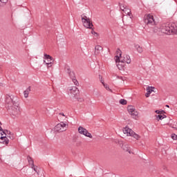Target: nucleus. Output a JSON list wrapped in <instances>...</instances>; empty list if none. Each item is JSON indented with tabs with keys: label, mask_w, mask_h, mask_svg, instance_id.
Segmentation results:
<instances>
[{
	"label": "nucleus",
	"mask_w": 177,
	"mask_h": 177,
	"mask_svg": "<svg viewBox=\"0 0 177 177\" xmlns=\"http://www.w3.org/2000/svg\"><path fill=\"white\" fill-rule=\"evenodd\" d=\"M6 103L8 104H16V102L13 101V98L10 95H8L6 98Z\"/></svg>",
	"instance_id": "12"
},
{
	"label": "nucleus",
	"mask_w": 177,
	"mask_h": 177,
	"mask_svg": "<svg viewBox=\"0 0 177 177\" xmlns=\"http://www.w3.org/2000/svg\"><path fill=\"white\" fill-rule=\"evenodd\" d=\"M0 125H2V124L0 122ZM0 131H2V127L0 126Z\"/></svg>",
	"instance_id": "36"
},
{
	"label": "nucleus",
	"mask_w": 177,
	"mask_h": 177,
	"mask_svg": "<svg viewBox=\"0 0 177 177\" xmlns=\"http://www.w3.org/2000/svg\"><path fill=\"white\" fill-rule=\"evenodd\" d=\"M127 148L123 147V149L126 150V151H128L131 154V150H129V149H128V145H127Z\"/></svg>",
	"instance_id": "33"
},
{
	"label": "nucleus",
	"mask_w": 177,
	"mask_h": 177,
	"mask_svg": "<svg viewBox=\"0 0 177 177\" xmlns=\"http://www.w3.org/2000/svg\"><path fill=\"white\" fill-rule=\"evenodd\" d=\"M29 93H30V88H28L27 90L24 91V96L26 99H27V97H28Z\"/></svg>",
	"instance_id": "22"
},
{
	"label": "nucleus",
	"mask_w": 177,
	"mask_h": 177,
	"mask_svg": "<svg viewBox=\"0 0 177 177\" xmlns=\"http://www.w3.org/2000/svg\"><path fill=\"white\" fill-rule=\"evenodd\" d=\"M27 160L28 161L30 167L34 165V160H32V158H31L30 156H28Z\"/></svg>",
	"instance_id": "21"
},
{
	"label": "nucleus",
	"mask_w": 177,
	"mask_h": 177,
	"mask_svg": "<svg viewBox=\"0 0 177 177\" xmlns=\"http://www.w3.org/2000/svg\"><path fill=\"white\" fill-rule=\"evenodd\" d=\"M99 79L100 80L101 84H102V85H104V80H103V77L101 75H99Z\"/></svg>",
	"instance_id": "28"
},
{
	"label": "nucleus",
	"mask_w": 177,
	"mask_h": 177,
	"mask_svg": "<svg viewBox=\"0 0 177 177\" xmlns=\"http://www.w3.org/2000/svg\"><path fill=\"white\" fill-rule=\"evenodd\" d=\"M44 63L45 64H46L47 68H50V67H52V65L53 64V62H46V60H44Z\"/></svg>",
	"instance_id": "23"
},
{
	"label": "nucleus",
	"mask_w": 177,
	"mask_h": 177,
	"mask_svg": "<svg viewBox=\"0 0 177 177\" xmlns=\"http://www.w3.org/2000/svg\"><path fill=\"white\" fill-rule=\"evenodd\" d=\"M68 73L69 74L70 78L72 80L73 84L76 85V86H78V81L75 78V73H74L73 71H71V70L68 69Z\"/></svg>",
	"instance_id": "10"
},
{
	"label": "nucleus",
	"mask_w": 177,
	"mask_h": 177,
	"mask_svg": "<svg viewBox=\"0 0 177 177\" xmlns=\"http://www.w3.org/2000/svg\"><path fill=\"white\" fill-rule=\"evenodd\" d=\"M171 138H173L174 140H177V136L176 134H172Z\"/></svg>",
	"instance_id": "32"
},
{
	"label": "nucleus",
	"mask_w": 177,
	"mask_h": 177,
	"mask_svg": "<svg viewBox=\"0 0 177 177\" xmlns=\"http://www.w3.org/2000/svg\"><path fill=\"white\" fill-rule=\"evenodd\" d=\"M156 113H158V111H156Z\"/></svg>",
	"instance_id": "38"
},
{
	"label": "nucleus",
	"mask_w": 177,
	"mask_h": 177,
	"mask_svg": "<svg viewBox=\"0 0 177 177\" xmlns=\"http://www.w3.org/2000/svg\"><path fill=\"white\" fill-rule=\"evenodd\" d=\"M166 107H168V108H169V105H166Z\"/></svg>",
	"instance_id": "37"
},
{
	"label": "nucleus",
	"mask_w": 177,
	"mask_h": 177,
	"mask_svg": "<svg viewBox=\"0 0 177 177\" xmlns=\"http://www.w3.org/2000/svg\"><path fill=\"white\" fill-rule=\"evenodd\" d=\"M9 0H0V8H3L6 6V3H8Z\"/></svg>",
	"instance_id": "20"
},
{
	"label": "nucleus",
	"mask_w": 177,
	"mask_h": 177,
	"mask_svg": "<svg viewBox=\"0 0 177 177\" xmlns=\"http://www.w3.org/2000/svg\"><path fill=\"white\" fill-rule=\"evenodd\" d=\"M59 114H60V115H63L64 117H66V115H64V113H59Z\"/></svg>",
	"instance_id": "35"
},
{
	"label": "nucleus",
	"mask_w": 177,
	"mask_h": 177,
	"mask_svg": "<svg viewBox=\"0 0 177 177\" xmlns=\"http://www.w3.org/2000/svg\"><path fill=\"white\" fill-rule=\"evenodd\" d=\"M103 50V47L101 46H95V55H100L101 52Z\"/></svg>",
	"instance_id": "14"
},
{
	"label": "nucleus",
	"mask_w": 177,
	"mask_h": 177,
	"mask_svg": "<svg viewBox=\"0 0 177 177\" xmlns=\"http://www.w3.org/2000/svg\"><path fill=\"white\" fill-rule=\"evenodd\" d=\"M82 21L86 28H92V27H93V24H92V22L91 21V19L88 18V17H82Z\"/></svg>",
	"instance_id": "6"
},
{
	"label": "nucleus",
	"mask_w": 177,
	"mask_h": 177,
	"mask_svg": "<svg viewBox=\"0 0 177 177\" xmlns=\"http://www.w3.org/2000/svg\"><path fill=\"white\" fill-rule=\"evenodd\" d=\"M78 132L80 133V135H84V136H86L87 138H90V139H92L93 136H92V134L89 132H88V130L82 127H79L78 128Z\"/></svg>",
	"instance_id": "8"
},
{
	"label": "nucleus",
	"mask_w": 177,
	"mask_h": 177,
	"mask_svg": "<svg viewBox=\"0 0 177 177\" xmlns=\"http://www.w3.org/2000/svg\"><path fill=\"white\" fill-rule=\"evenodd\" d=\"M44 59L45 60H47V63L53 62V58L52 57V56H50V55H49L48 54H44Z\"/></svg>",
	"instance_id": "15"
},
{
	"label": "nucleus",
	"mask_w": 177,
	"mask_h": 177,
	"mask_svg": "<svg viewBox=\"0 0 177 177\" xmlns=\"http://www.w3.org/2000/svg\"><path fill=\"white\" fill-rule=\"evenodd\" d=\"M123 62H121L120 60H118V62H116L117 67L118 70H123L124 65L122 64Z\"/></svg>",
	"instance_id": "17"
},
{
	"label": "nucleus",
	"mask_w": 177,
	"mask_h": 177,
	"mask_svg": "<svg viewBox=\"0 0 177 177\" xmlns=\"http://www.w3.org/2000/svg\"><path fill=\"white\" fill-rule=\"evenodd\" d=\"M157 118H158V120H164V116H162V115H158Z\"/></svg>",
	"instance_id": "31"
},
{
	"label": "nucleus",
	"mask_w": 177,
	"mask_h": 177,
	"mask_svg": "<svg viewBox=\"0 0 177 177\" xmlns=\"http://www.w3.org/2000/svg\"><path fill=\"white\" fill-rule=\"evenodd\" d=\"M6 133H9V131H6V134L1 133L0 136V143H3V145H9V139L6 138Z\"/></svg>",
	"instance_id": "9"
},
{
	"label": "nucleus",
	"mask_w": 177,
	"mask_h": 177,
	"mask_svg": "<svg viewBox=\"0 0 177 177\" xmlns=\"http://www.w3.org/2000/svg\"><path fill=\"white\" fill-rule=\"evenodd\" d=\"M144 23L147 24L149 27L151 26H156V21H154V17L153 15L148 14L144 17Z\"/></svg>",
	"instance_id": "5"
},
{
	"label": "nucleus",
	"mask_w": 177,
	"mask_h": 177,
	"mask_svg": "<svg viewBox=\"0 0 177 177\" xmlns=\"http://www.w3.org/2000/svg\"><path fill=\"white\" fill-rule=\"evenodd\" d=\"M68 93L71 99H78L80 95V90L76 86L69 88Z\"/></svg>",
	"instance_id": "4"
},
{
	"label": "nucleus",
	"mask_w": 177,
	"mask_h": 177,
	"mask_svg": "<svg viewBox=\"0 0 177 177\" xmlns=\"http://www.w3.org/2000/svg\"><path fill=\"white\" fill-rule=\"evenodd\" d=\"M150 95H151L150 93H149L147 91V93H145L146 97H149L150 96Z\"/></svg>",
	"instance_id": "34"
},
{
	"label": "nucleus",
	"mask_w": 177,
	"mask_h": 177,
	"mask_svg": "<svg viewBox=\"0 0 177 177\" xmlns=\"http://www.w3.org/2000/svg\"><path fill=\"white\" fill-rule=\"evenodd\" d=\"M162 31L166 34L173 33L177 35V22H174L169 25L165 26Z\"/></svg>",
	"instance_id": "2"
},
{
	"label": "nucleus",
	"mask_w": 177,
	"mask_h": 177,
	"mask_svg": "<svg viewBox=\"0 0 177 177\" xmlns=\"http://www.w3.org/2000/svg\"><path fill=\"white\" fill-rule=\"evenodd\" d=\"M125 15H128V16H130L131 15V9L128 8V7L123 11Z\"/></svg>",
	"instance_id": "24"
},
{
	"label": "nucleus",
	"mask_w": 177,
	"mask_h": 177,
	"mask_svg": "<svg viewBox=\"0 0 177 177\" xmlns=\"http://www.w3.org/2000/svg\"><path fill=\"white\" fill-rule=\"evenodd\" d=\"M104 88H105V89H106L107 91H109V92H113V91L110 88V87L109 86L108 84H103Z\"/></svg>",
	"instance_id": "27"
},
{
	"label": "nucleus",
	"mask_w": 177,
	"mask_h": 177,
	"mask_svg": "<svg viewBox=\"0 0 177 177\" xmlns=\"http://www.w3.org/2000/svg\"><path fill=\"white\" fill-rule=\"evenodd\" d=\"M136 109H135V106L132 105H129L127 106V111L129 114H131V113H133Z\"/></svg>",
	"instance_id": "16"
},
{
	"label": "nucleus",
	"mask_w": 177,
	"mask_h": 177,
	"mask_svg": "<svg viewBox=\"0 0 177 177\" xmlns=\"http://www.w3.org/2000/svg\"><path fill=\"white\" fill-rule=\"evenodd\" d=\"M12 114L15 117H17V115H19L20 114V107L16 105V104H13V106L12 108Z\"/></svg>",
	"instance_id": "11"
},
{
	"label": "nucleus",
	"mask_w": 177,
	"mask_h": 177,
	"mask_svg": "<svg viewBox=\"0 0 177 177\" xmlns=\"http://www.w3.org/2000/svg\"><path fill=\"white\" fill-rule=\"evenodd\" d=\"M123 133H124V135H127V136H132V138H134V139H136V140H139V139H140V136L135 133L131 129H129V127H128L123 128Z\"/></svg>",
	"instance_id": "3"
},
{
	"label": "nucleus",
	"mask_w": 177,
	"mask_h": 177,
	"mask_svg": "<svg viewBox=\"0 0 177 177\" xmlns=\"http://www.w3.org/2000/svg\"><path fill=\"white\" fill-rule=\"evenodd\" d=\"M117 55L115 57V60L116 63H118L120 61V63H127V64H131V57L128 55H124L123 57H121V50L118 48L116 51Z\"/></svg>",
	"instance_id": "1"
},
{
	"label": "nucleus",
	"mask_w": 177,
	"mask_h": 177,
	"mask_svg": "<svg viewBox=\"0 0 177 177\" xmlns=\"http://www.w3.org/2000/svg\"><path fill=\"white\" fill-rule=\"evenodd\" d=\"M120 104H127V100H124V99H121L120 100Z\"/></svg>",
	"instance_id": "29"
},
{
	"label": "nucleus",
	"mask_w": 177,
	"mask_h": 177,
	"mask_svg": "<svg viewBox=\"0 0 177 177\" xmlns=\"http://www.w3.org/2000/svg\"><path fill=\"white\" fill-rule=\"evenodd\" d=\"M30 167L33 169V171H35V172H36L37 175H39V169H38V166H36L35 165H32V166Z\"/></svg>",
	"instance_id": "18"
},
{
	"label": "nucleus",
	"mask_w": 177,
	"mask_h": 177,
	"mask_svg": "<svg viewBox=\"0 0 177 177\" xmlns=\"http://www.w3.org/2000/svg\"><path fill=\"white\" fill-rule=\"evenodd\" d=\"M154 91V88L153 87H151V86H149L147 87V92H148V93H151V92H153Z\"/></svg>",
	"instance_id": "25"
},
{
	"label": "nucleus",
	"mask_w": 177,
	"mask_h": 177,
	"mask_svg": "<svg viewBox=\"0 0 177 177\" xmlns=\"http://www.w3.org/2000/svg\"><path fill=\"white\" fill-rule=\"evenodd\" d=\"M134 48L138 53H143V47H142L140 45L134 44Z\"/></svg>",
	"instance_id": "13"
},
{
	"label": "nucleus",
	"mask_w": 177,
	"mask_h": 177,
	"mask_svg": "<svg viewBox=\"0 0 177 177\" xmlns=\"http://www.w3.org/2000/svg\"><path fill=\"white\" fill-rule=\"evenodd\" d=\"M120 8L121 10H122V12H124L128 8V6H127L125 5L120 4Z\"/></svg>",
	"instance_id": "26"
},
{
	"label": "nucleus",
	"mask_w": 177,
	"mask_h": 177,
	"mask_svg": "<svg viewBox=\"0 0 177 177\" xmlns=\"http://www.w3.org/2000/svg\"><path fill=\"white\" fill-rule=\"evenodd\" d=\"M67 129V124L61 122L60 123L57 124L55 127V131L56 132H64Z\"/></svg>",
	"instance_id": "7"
},
{
	"label": "nucleus",
	"mask_w": 177,
	"mask_h": 177,
	"mask_svg": "<svg viewBox=\"0 0 177 177\" xmlns=\"http://www.w3.org/2000/svg\"><path fill=\"white\" fill-rule=\"evenodd\" d=\"M91 34L94 35V37H99V34L96 32L95 30H92Z\"/></svg>",
	"instance_id": "30"
},
{
	"label": "nucleus",
	"mask_w": 177,
	"mask_h": 177,
	"mask_svg": "<svg viewBox=\"0 0 177 177\" xmlns=\"http://www.w3.org/2000/svg\"><path fill=\"white\" fill-rule=\"evenodd\" d=\"M130 115H131L132 118L136 119L138 115H139V112H138V111L136 109L133 112L131 113Z\"/></svg>",
	"instance_id": "19"
}]
</instances>
